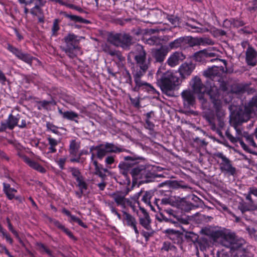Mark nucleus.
Here are the masks:
<instances>
[{"instance_id": "6ab92c4d", "label": "nucleus", "mask_w": 257, "mask_h": 257, "mask_svg": "<svg viewBox=\"0 0 257 257\" xmlns=\"http://www.w3.org/2000/svg\"><path fill=\"white\" fill-rule=\"evenodd\" d=\"M195 68V65L190 62H185L182 64L179 68L178 71L180 75L185 78L186 76H189Z\"/></svg>"}, {"instance_id": "de8ad7c7", "label": "nucleus", "mask_w": 257, "mask_h": 257, "mask_svg": "<svg viewBox=\"0 0 257 257\" xmlns=\"http://www.w3.org/2000/svg\"><path fill=\"white\" fill-rule=\"evenodd\" d=\"M161 250H165L166 251L172 250L175 252H176L177 251V248L175 245L172 244L170 242L164 241L161 247Z\"/></svg>"}, {"instance_id": "864d4df0", "label": "nucleus", "mask_w": 257, "mask_h": 257, "mask_svg": "<svg viewBox=\"0 0 257 257\" xmlns=\"http://www.w3.org/2000/svg\"><path fill=\"white\" fill-rule=\"evenodd\" d=\"M185 238L188 241H192L195 243L197 241L198 236L193 232H190L185 235Z\"/></svg>"}, {"instance_id": "ddd939ff", "label": "nucleus", "mask_w": 257, "mask_h": 257, "mask_svg": "<svg viewBox=\"0 0 257 257\" xmlns=\"http://www.w3.org/2000/svg\"><path fill=\"white\" fill-rule=\"evenodd\" d=\"M245 62L247 65L251 66L257 64V52L251 46H248L246 50Z\"/></svg>"}, {"instance_id": "20e7f679", "label": "nucleus", "mask_w": 257, "mask_h": 257, "mask_svg": "<svg viewBox=\"0 0 257 257\" xmlns=\"http://www.w3.org/2000/svg\"><path fill=\"white\" fill-rule=\"evenodd\" d=\"M134 53L135 63L132 67V73L145 74L150 64L149 60L146 59V51L142 45L138 44Z\"/></svg>"}, {"instance_id": "bb28decb", "label": "nucleus", "mask_w": 257, "mask_h": 257, "mask_svg": "<svg viewBox=\"0 0 257 257\" xmlns=\"http://www.w3.org/2000/svg\"><path fill=\"white\" fill-rule=\"evenodd\" d=\"M146 167L145 165L138 164L135 165L130 171L132 177L143 175L145 172Z\"/></svg>"}, {"instance_id": "c9c22d12", "label": "nucleus", "mask_w": 257, "mask_h": 257, "mask_svg": "<svg viewBox=\"0 0 257 257\" xmlns=\"http://www.w3.org/2000/svg\"><path fill=\"white\" fill-rule=\"evenodd\" d=\"M132 164L128 162H121L119 164L118 167L122 175L126 176L130 170Z\"/></svg>"}, {"instance_id": "a19ab883", "label": "nucleus", "mask_w": 257, "mask_h": 257, "mask_svg": "<svg viewBox=\"0 0 257 257\" xmlns=\"http://www.w3.org/2000/svg\"><path fill=\"white\" fill-rule=\"evenodd\" d=\"M101 47L102 50L104 52L109 54L111 56L118 55V51H116L114 49H112L110 46L107 44H104L102 45Z\"/></svg>"}, {"instance_id": "72a5a7b5", "label": "nucleus", "mask_w": 257, "mask_h": 257, "mask_svg": "<svg viewBox=\"0 0 257 257\" xmlns=\"http://www.w3.org/2000/svg\"><path fill=\"white\" fill-rule=\"evenodd\" d=\"M146 128L150 130H153L154 128L155 125L153 122L152 121V118L154 117V113L152 111L147 112L146 114Z\"/></svg>"}, {"instance_id": "6e6d98bb", "label": "nucleus", "mask_w": 257, "mask_h": 257, "mask_svg": "<svg viewBox=\"0 0 257 257\" xmlns=\"http://www.w3.org/2000/svg\"><path fill=\"white\" fill-rule=\"evenodd\" d=\"M246 231L251 238L254 240L257 241V230L254 228L247 227L246 228Z\"/></svg>"}, {"instance_id": "423d86ee", "label": "nucleus", "mask_w": 257, "mask_h": 257, "mask_svg": "<svg viewBox=\"0 0 257 257\" xmlns=\"http://www.w3.org/2000/svg\"><path fill=\"white\" fill-rule=\"evenodd\" d=\"M257 114V95L253 96L245 104L244 110L242 114L241 121H247L252 115Z\"/></svg>"}, {"instance_id": "680f3d73", "label": "nucleus", "mask_w": 257, "mask_h": 257, "mask_svg": "<svg viewBox=\"0 0 257 257\" xmlns=\"http://www.w3.org/2000/svg\"><path fill=\"white\" fill-rule=\"evenodd\" d=\"M30 12L32 15L36 16L43 14L42 10L41 8L39 7L38 5H35L33 8H32Z\"/></svg>"}, {"instance_id": "a18cd8bd", "label": "nucleus", "mask_w": 257, "mask_h": 257, "mask_svg": "<svg viewBox=\"0 0 257 257\" xmlns=\"http://www.w3.org/2000/svg\"><path fill=\"white\" fill-rule=\"evenodd\" d=\"M214 44V41L208 38H200L197 40V44L199 45H213Z\"/></svg>"}, {"instance_id": "13d9d810", "label": "nucleus", "mask_w": 257, "mask_h": 257, "mask_svg": "<svg viewBox=\"0 0 257 257\" xmlns=\"http://www.w3.org/2000/svg\"><path fill=\"white\" fill-rule=\"evenodd\" d=\"M59 229L63 231L70 238L74 240H76V237L73 235L72 232L71 231H70L68 228H66L63 224L61 225Z\"/></svg>"}, {"instance_id": "c03bdc74", "label": "nucleus", "mask_w": 257, "mask_h": 257, "mask_svg": "<svg viewBox=\"0 0 257 257\" xmlns=\"http://www.w3.org/2000/svg\"><path fill=\"white\" fill-rule=\"evenodd\" d=\"M107 153H116L121 152V150L113 144L106 143L103 145Z\"/></svg>"}, {"instance_id": "4d7b16f0", "label": "nucleus", "mask_w": 257, "mask_h": 257, "mask_svg": "<svg viewBox=\"0 0 257 257\" xmlns=\"http://www.w3.org/2000/svg\"><path fill=\"white\" fill-rule=\"evenodd\" d=\"M230 22H231V24L234 27H236V28L242 27L245 24V23H244V22L242 20H241L240 19H235V18L232 19L230 20Z\"/></svg>"}, {"instance_id": "4468645a", "label": "nucleus", "mask_w": 257, "mask_h": 257, "mask_svg": "<svg viewBox=\"0 0 257 257\" xmlns=\"http://www.w3.org/2000/svg\"><path fill=\"white\" fill-rule=\"evenodd\" d=\"M186 58L182 52L176 51L172 53L168 58L167 63L171 67L178 65L180 62Z\"/></svg>"}, {"instance_id": "5701e85b", "label": "nucleus", "mask_w": 257, "mask_h": 257, "mask_svg": "<svg viewBox=\"0 0 257 257\" xmlns=\"http://www.w3.org/2000/svg\"><path fill=\"white\" fill-rule=\"evenodd\" d=\"M236 236L234 232L224 233L221 241V244L230 248L233 241L235 240Z\"/></svg>"}, {"instance_id": "f03ea898", "label": "nucleus", "mask_w": 257, "mask_h": 257, "mask_svg": "<svg viewBox=\"0 0 257 257\" xmlns=\"http://www.w3.org/2000/svg\"><path fill=\"white\" fill-rule=\"evenodd\" d=\"M157 83L162 91L168 94L170 91L175 89L180 84V78L176 73L171 71H165L164 66H161L156 73Z\"/></svg>"}, {"instance_id": "37998d69", "label": "nucleus", "mask_w": 257, "mask_h": 257, "mask_svg": "<svg viewBox=\"0 0 257 257\" xmlns=\"http://www.w3.org/2000/svg\"><path fill=\"white\" fill-rule=\"evenodd\" d=\"M144 42L150 45H158L160 43V39L156 36L150 37L149 38H144Z\"/></svg>"}, {"instance_id": "4be33fe9", "label": "nucleus", "mask_w": 257, "mask_h": 257, "mask_svg": "<svg viewBox=\"0 0 257 257\" xmlns=\"http://www.w3.org/2000/svg\"><path fill=\"white\" fill-rule=\"evenodd\" d=\"M21 157L23 160L31 168L41 173L45 172V169L36 161L31 160L25 155H23Z\"/></svg>"}, {"instance_id": "412c9836", "label": "nucleus", "mask_w": 257, "mask_h": 257, "mask_svg": "<svg viewBox=\"0 0 257 257\" xmlns=\"http://www.w3.org/2000/svg\"><path fill=\"white\" fill-rule=\"evenodd\" d=\"M58 112L64 119L71 121H74L78 123L79 114L72 110L63 111L61 109L58 108Z\"/></svg>"}, {"instance_id": "ea45409f", "label": "nucleus", "mask_w": 257, "mask_h": 257, "mask_svg": "<svg viewBox=\"0 0 257 257\" xmlns=\"http://www.w3.org/2000/svg\"><path fill=\"white\" fill-rule=\"evenodd\" d=\"M76 181L77 183V186L78 187L79 190L85 192L88 189V184L84 180V178H76Z\"/></svg>"}, {"instance_id": "338daca9", "label": "nucleus", "mask_w": 257, "mask_h": 257, "mask_svg": "<svg viewBox=\"0 0 257 257\" xmlns=\"http://www.w3.org/2000/svg\"><path fill=\"white\" fill-rule=\"evenodd\" d=\"M68 171L70 172L73 177H80L81 173L78 168H69Z\"/></svg>"}, {"instance_id": "7c9ffc66", "label": "nucleus", "mask_w": 257, "mask_h": 257, "mask_svg": "<svg viewBox=\"0 0 257 257\" xmlns=\"http://www.w3.org/2000/svg\"><path fill=\"white\" fill-rule=\"evenodd\" d=\"M93 150L97 151V157L99 159H102L107 153L104 146L102 144L95 147H91L90 149V152H91Z\"/></svg>"}, {"instance_id": "774afa93", "label": "nucleus", "mask_w": 257, "mask_h": 257, "mask_svg": "<svg viewBox=\"0 0 257 257\" xmlns=\"http://www.w3.org/2000/svg\"><path fill=\"white\" fill-rule=\"evenodd\" d=\"M214 257H230L229 254L227 251L224 249L218 250Z\"/></svg>"}, {"instance_id": "393cba45", "label": "nucleus", "mask_w": 257, "mask_h": 257, "mask_svg": "<svg viewBox=\"0 0 257 257\" xmlns=\"http://www.w3.org/2000/svg\"><path fill=\"white\" fill-rule=\"evenodd\" d=\"M121 212L123 214L122 221L124 224L131 227L135 224H137V220L134 216L124 210H122Z\"/></svg>"}, {"instance_id": "e433bc0d", "label": "nucleus", "mask_w": 257, "mask_h": 257, "mask_svg": "<svg viewBox=\"0 0 257 257\" xmlns=\"http://www.w3.org/2000/svg\"><path fill=\"white\" fill-rule=\"evenodd\" d=\"M185 41L184 37H180L169 44V50L173 49H177L181 47Z\"/></svg>"}, {"instance_id": "e2e57ef3", "label": "nucleus", "mask_w": 257, "mask_h": 257, "mask_svg": "<svg viewBox=\"0 0 257 257\" xmlns=\"http://www.w3.org/2000/svg\"><path fill=\"white\" fill-rule=\"evenodd\" d=\"M7 49L12 53L13 54H14L17 58L18 57V56L20 55V53L21 52V51L18 48L13 46L12 45L10 44H8L7 46Z\"/></svg>"}, {"instance_id": "c85d7f7f", "label": "nucleus", "mask_w": 257, "mask_h": 257, "mask_svg": "<svg viewBox=\"0 0 257 257\" xmlns=\"http://www.w3.org/2000/svg\"><path fill=\"white\" fill-rule=\"evenodd\" d=\"M120 45L119 46L126 48L130 46L131 44L132 37L131 36L126 33H120Z\"/></svg>"}, {"instance_id": "f3484780", "label": "nucleus", "mask_w": 257, "mask_h": 257, "mask_svg": "<svg viewBox=\"0 0 257 257\" xmlns=\"http://www.w3.org/2000/svg\"><path fill=\"white\" fill-rule=\"evenodd\" d=\"M94 154L91 153V162L92 165L94 166V174L96 175H98V177H106L108 175H111V173L107 169L103 168L101 166L98 165L97 161L94 160Z\"/></svg>"}, {"instance_id": "39448f33", "label": "nucleus", "mask_w": 257, "mask_h": 257, "mask_svg": "<svg viewBox=\"0 0 257 257\" xmlns=\"http://www.w3.org/2000/svg\"><path fill=\"white\" fill-rule=\"evenodd\" d=\"M84 38L78 36L73 33H69L64 38V41L66 44L65 52L71 58H74L76 54L73 52L74 50H80L79 44L80 40Z\"/></svg>"}, {"instance_id": "4c0bfd02", "label": "nucleus", "mask_w": 257, "mask_h": 257, "mask_svg": "<svg viewBox=\"0 0 257 257\" xmlns=\"http://www.w3.org/2000/svg\"><path fill=\"white\" fill-rule=\"evenodd\" d=\"M64 16L65 17L69 19L70 20L76 22H80L84 24L89 23V21L88 20L84 19L80 16L70 14H65Z\"/></svg>"}, {"instance_id": "69168bd1", "label": "nucleus", "mask_w": 257, "mask_h": 257, "mask_svg": "<svg viewBox=\"0 0 257 257\" xmlns=\"http://www.w3.org/2000/svg\"><path fill=\"white\" fill-rule=\"evenodd\" d=\"M204 54L201 52H196L193 56V58L195 61L202 62L204 60Z\"/></svg>"}, {"instance_id": "49530a36", "label": "nucleus", "mask_w": 257, "mask_h": 257, "mask_svg": "<svg viewBox=\"0 0 257 257\" xmlns=\"http://www.w3.org/2000/svg\"><path fill=\"white\" fill-rule=\"evenodd\" d=\"M18 58L29 64L32 63L33 60V57L30 54L24 53L22 51Z\"/></svg>"}, {"instance_id": "052dcab7", "label": "nucleus", "mask_w": 257, "mask_h": 257, "mask_svg": "<svg viewBox=\"0 0 257 257\" xmlns=\"http://www.w3.org/2000/svg\"><path fill=\"white\" fill-rule=\"evenodd\" d=\"M30 12L32 15L36 16L43 14L42 10L41 8L39 7L38 5H35L33 8H32Z\"/></svg>"}, {"instance_id": "c756f323", "label": "nucleus", "mask_w": 257, "mask_h": 257, "mask_svg": "<svg viewBox=\"0 0 257 257\" xmlns=\"http://www.w3.org/2000/svg\"><path fill=\"white\" fill-rule=\"evenodd\" d=\"M80 142L76 140H72L70 141L69 152L70 155L76 156L80 147Z\"/></svg>"}, {"instance_id": "473e14b6", "label": "nucleus", "mask_w": 257, "mask_h": 257, "mask_svg": "<svg viewBox=\"0 0 257 257\" xmlns=\"http://www.w3.org/2000/svg\"><path fill=\"white\" fill-rule=\"evenodd\" d=\"M219 71L218 67L216 66L209 68L204 71V75L206 77L210 78H214V77L218 75Z\"/></svg>"}, {"instance_id": "bf43d9fd", "label": "nucleus", "mask_w": 257, "mask_h": 257, "mask_svg": "<svg viewBox=\"0 0 257 257\" xmlns=\"http://www.w3.org/2000/svg\"><path fill=\"white\" fill-rule=\"evenodd\" d=\"M69 222L71 223L76 222L84 228H87L88 227L86 224H85L80 218L75 216H72V219L71 220H69Z\"/></svg>"}, {"instance_id": "cd10ccee", "label": "nucleus", "mask_w": 257, "mask_h": 257, "mask_svg": "<svg viewBox=\"0 0 257 257\" xmlns=\"http://www.w3.org/2000/svg\"><path fill=\"white\" fill-rule=\"evenodd\" d=\"M47 140L48 144L49 145L48 148V153H54L57 151L56 147L60 143V141L51 137L50 135H47Z\"/></svg>"}, {"instance_id": "5fc2aeb1", "label": "nucleus", "mask_w": 257, "mask_h": 257, "mask_svg": "<svg viewBox=\"0 0 257 257\" xmlns=\"http://www.w3.org/2000/svg\"><path fill=\"white\" fill-rule=\"evenodd\" d=\"M46 125L47 131H50L56 135L60 134L58 130V127L57 126L54 125L52 123L50 122H47Z\"/></svg>"}, {"instance_id": "aec40b11", "label": "nucleus", "mask_w": 257, "mask_h": 257, "mask_svg": "<svg viewBox=\"0 0 257 257\" xmlns=\"http://www.w3.org/2000/svg\"><path fill=\"white\" fill-rule=\"evenodd\" d=\"M164 185H168L170 188L173 189H186L189 188L188 185L182 181L168 180L159 184V186L161 187Z\"/></svg>"}, {"instance_id": "79ce46f5", "label": "nucleus", "mask_w": 257, "mask_h": 257, "mask_svg": "<svg viewBox=\"0 0 257 257\" xmlns=\"http://www.w3.org/2000/svg\"><path fill=\"white\" fill-rule=\"evenodd\" d=\"M233 257H253V254L247 249L238 250Z\"/></svg>"}, {"instance_id": "3c124183", "label": "nucleus", "mask_w": 257, "mask_h": 257, "mask_svg": "<svg viewBox=\"0 0 257 257\" xmlns=\"http://www.w3.org/2000/svg\"><path fill=\"white\" fill-rule=\"evenodd\" d=\"M115 181L120 185H126V189L129 188L131 181L130 178H114Z\"/></svg>"}, {"instance_id": "f704fd0d", "label": "nucleus", "mask_w": 257, "mask_h": 257, "mask_svg": "<svg viewBox=\"0 0 257 257\" xmlns=\"http://www.w3.org/2000/svg\"><path fill=\"white\" fill-rule=\"evenodd\" d=\"M139 222L140 224L147 230H152L151 225V219L150 216H149V217L144 216V217L140 218Z\"/></svg>"}, {"instance_id": "a211bd4d", "label": "nucleus", "mask_w": 257, "mask_h": 257, "mask_svg": "<svg viewBox=\"0 0 257 257\" xmlns=\"http://www.w3.org/2000/svg\"><path fill=\"white\" fill-rule=\"evenodd\" d=\"M238 209L241 212L242 215H243L246 219H250L249 218H248L246 213H250L252 211L257 209V204L254 202H244L240 204L238 206Z\"/></svg>"}, {"instance_id": "1a4fd4ad", "label": "nucleus", "mask_w": 257, "mask_h": 257, "mask_svg": "<svg viewBox=\"0 0 257 257\" xmlns=\"http://www.w3.org/2000/svg\"><path fill=\"white\" fill-rule=\"evenodd\" d=\"M137 181L138 178H133L132 186L131 188H127L125 193L117 191L109 194V196L113 199L117 206L123 204L122 202L125 200V196L137 184Z\"/></svg>"}, {"instance_id": "f8f14e48", "label": "nucleus", "mask_w": 257, "mask_h": 257, "mask_svg": "<svg viewBox=\"0 0 257 257\" xmlns=\"http://www.w3.org/2000/svg\"><path fill=\"white\" fill-rule=\"evenodd\" d=\"M179 199V196H172L167 198L158 199L156 200V203L160 210L162 209L163 205H170L172 207H177Z\"/></svg>"}, {"instance_id": "2f4dec72", "label": "nucleus", "mask_w": 257, "mask_h": 257, "mask_svg": "<svg viewBox=\"0 0 257 257\" xmlns=\"http://www.w3.org/2000/svg\"><path fill=\"white\" fill-rule=\"evenodd\" d=\"M120 33L110 34L108 36L107 41L114 46L118 47L120 45Z\"/></svg>"}, {"instance_id": "8fccbe9b", "label": "nucleus", "mask_w": 257, "mask_h": 257, "mask_svg": "<svg viewBox=\"0 0 257 257\" xmlns=\"http://www.w3.org/2000/svg\"><path fill=\"white\" fill-rule=\"evenodd\" d=\"M206 56L207 57H215L214 59H212L210 60V62H214V61H221L223 63V64L226 65V61L224 59H221L218 58V55L214 52H207L206 54Z\"/></svg>"}, {"instance_id": "58836bf2", "label": "nucleus", "mask_w": 257, "mask_h": 257, "mask_svg": "<svg viewBox=\"0 0 257 257\" xmlns=\"http://www.w3.org/2000/svg\"><path fill=\"white\" fill-rule=\"evenodd\" d=\"M164 211L166 212L167 213H168L170 216H172L175 219V221H177V223L178 224V222H181L182 223L184 224H187L188 221L186 219H184L180 217L179 216L176 215L174 214V211L172 209H164Z\"/></svg>"}, {"instance_id": "0eeeda50", "label": "nucleus", "mask_w": 257, "mask_h": 257, "mask_svg": "<svg viewBox=\"0 0 257 257\" xmlns=\"http://www.w3.org/2000/svg\"><path fill=\"white\" fill-rule=\"evenodd\" d=\"M216 156L221 159L219 167L221 172L229 176L234 175L236 169L232 166L229 160L222 153H218Z\"/></svg>"}, {"instance_id": "603ef678", "label": "nucleus", "mask_w": 257, "mask_h": 257, "mask_svg": "<svg viewBox=\"0 0 257 257\" xmlns=\"http://www.w3.org/2000/svg\"><path fill=\"white\" fill-rule=\"evenodd\" d=\"M60 21L58 19H55L53 21L52 27V36H56L57 32L60 29L59 23Z\"/></svg>"}, {"instance_id": "2eb2a0df", "label": "nucleus", "mask_w": 257, "mask_h": 257, "mask_svg": "<svg viewBox=\"0 0 257 257\" xmlns=\"http://www.w3.org/2000/svg\"><path fill=\"white\" fill-rule=\"evenodd\" d=\"M169 51V49L167 46H161L159 49H153L152 54L157 62H162L165 60Z\"/></svg>"}, {"instance_id": "a878e982", "label": "nucleus", "mask_w": 257, "mask_h": 257, "mask_svg": "<svg viewBox=\"0 0 257 257\" xmlns=\"http://www.w3.org/2000/svg\"><path fill=\"white\" fill-rule=\"evenodd\" d=\"M245 243V241L244 239L236 236L235 240L233 241L232 245L230 247V250H236V252H238V250L244 249L245 248H244L243 245Z\"/></svg>"}, {"instance_id": "0e129e2a", "label": "nucleus", "mask_w": 257, "mask_h": 257, "mask_svg": "<svg viewBox=\"0 0 257 257\" xmlns=\"http://www.w3.org/2000/svg\"><path fill=\"white\" fill-rule=\"evenodd\" d=\"M148 231H146L144 230H142L141 232V235L145 237L146 241H149L150 237L152 236L154 233V231L152 229V230Z\"/></svg>"}, {"instance_id": "7ed1b4c3", "label": "nucleus", "mask_w": 257, "mask_h": 257, "mask_svg": "<svg viewBox=\"0 0 257 257\" xmlns=\"http://www.w3.org/2000/svg\"><path fill=\"white\" fill-rule=\"evenodd\" d=\"M236 136H233L228 130L225 132L227 138L235 145L238 143L242 149L246 152L253 154L257 149V145L254 141L252 135H249L247 132H243L237 126H235Z\"/></svg>"}, {"instance_id": "f257e3e1", "label": "nucleus", "mask_w": 257, "mask_h": 257, "mask_svg": "<svg viewBox=\"0 0 257 257\" xmlns=\"http://www.w3.org/2000/svg\"><path fill=\"white\" fill-rule=\"evenodd\" d=\"M191 87L193 92L198 96L202 105V115L209 123L211 129H216L215 118L217 117L218 125L222 127L224 125L225 111L222 108V101L216 87H210L209 90L202 83L199 77L196 76L191 80Z\"/></svg>"}, {"instance_id": "9d476101", "label": "nucleus", "mask_w": 257, "mask_h": 257, "mask_svg": "<svg viewBox=\"0 0 257 257\" xmlns=\"http://www.w3.org/2000/svg\"><path fill=\"white\" fill-rule=\"evenodd\" d=\"M184 108H190L195 104L196 97L194 93L190 89L183 90L181 93Z\"/></svg>"}, {"instance_id": "9b49d317", "label": "nucleus", "mask_w": 257, "mask_h": 257, "mask_svg": "<svg viewBox=\"0 0 257 257\" xmlns=\"http://www.w3.org/2000/svg\"><path fill=\"white\" fill-rule=\"evenodd\" d=\"M166 237L171 240L174 243L181 244L183 241L184 234L182 232L173 229H167L163 231Z\"/></svg>"}, {"instance_id": "dca6fc26", "label": "nucleus", "mask_w": 257, "mask_h": 257, "mask_svg": "<svg viewBox=\"0 0 257 257\" xmlns=\"http://www.w3.org/2000/svg\"><path fill=\"white\" fill-rule=\"evenodd\" d=\"M20 118V115L19 114L14 116L12 113L10 114L5 122H1L2 128L13 130L16 126L18 125Z\"/></svg>"}, {"instance_id": "09e8293b", "label": "nucleus", "mask_w": 257, "mask_h": 257, "mask_svg": "<svg viewBox=\"0 0 257 257\" xmlns=\"http://www.w3.org/2000/svg\"><path fill=\"white\" fill-rule=\"evenodd\" d=\"M56 2L59 3L61 5L65 6L70 9L77 10L80 12H82L83 11L82 9L80 7H77L73 4L67 3L62 0H57L56 1Z\"/></svg>"}, {"instance_id": "6e6552de", "label": "nucleus", "mask_w": 257, "mask_h": 257, "mask_svg": "<svg viewBox=\"0 0 257 257\" xmlns=\"http://www.w3.org/2000/svg\"><path fill=\"white\" fill-rule=\"evenodd\" d=\"M134 78L135 86L133 88L134 91H138L140 89H146L148 91H155L156 90L150 84L142 81L141 77L145 74L132 73Z\"/></svg>"}, {"instance_id": "b1692460", "label": "nucleus", "mask_w": 257, "mask_h": 257, "mask_svg": "<svg viewBox=\"0 0 257 257\" xmlns=\"http://www.w3.org/2000/svg\"><path fill=\"white\" fill-rule=\"evenodd\" d=\"M178 204L176 208L180 209L185 212H189L191 210L197 207L192 203L187 201L184 198H180V197Z\"/></svg>"}]
</instances>
